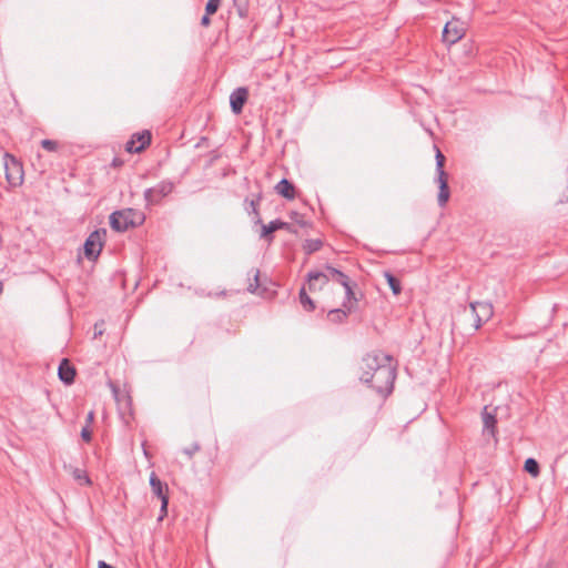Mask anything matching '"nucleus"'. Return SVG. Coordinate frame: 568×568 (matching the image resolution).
<instances>
[{
	"mask_svg": "<svg viewBox=\"0 0 568 568\" xmlns=\"http://www.w3.org/2000/svg\"><path fill=\"white\" fill-rule=\"evenodd\" d=\"M437 183H438V195H437V203L440 207H445L449 196V186H448V174L437 175Z\"/></svg>",
	"mask_w": 568,
	"mask_h": 568,
	"instance_id": "nucleus-13",
	"label": "nucleus"
},
{
	"mask_svg": "<svg viewBox=\"0 0 568 568\" xmlns=\"http://www.w3.org/2000/svg\"><path fill=\"white\" fill-rule=\"evenodd\" d=\"M323 246V241L320 239L306 240L303 244V250L306 254H312L320 251Z\"/></svg>",
	"mask_w": 568,
	"mask_h": 568,
	"instance_id": "nucleus-24",
	"label": "nucleus"
},
{
	"mask_svg": "<svg viewBox=\"0 0 568 568\" xmlns=\"http://www.w3.org/2000/svg\"><path fill=\"white\" fill-rule=\"evenodd\" d=\"M481 416H483V424H484V428H483L484 434L488 433L489 435L495 437L496 433H497V430H496L497 418H496L495 414L489 413L487 407H484Z\"/></svg>",
	"mask_w": 568,
	"mask_h": 568,
	"instance_id": "nucleus-16",
	"label": "nucleus"
},
{
	"mask_svg": "<svg viewBox=\"0 0 568 568\" xmlns=\"http://www.w3.org/2000/svg\"><path fill=\"white\" fill-rule=\"evenodd\" d=\"M98 568H114V567L103 560H100L98 564Z\"/></svg>",
	"mask_w": 568,
	"mask_h": 568,
	"instance_id": "nucleus-38",
	"label": "nucleus"
},
{
	"mask_svg": "<svg viewBox=\"0 0 568 568\" xmlns=\"http://www.w3.org/2000/svg\"><path fill=\"white\" fill-rule=\"evenodd\" d=\"M384 277L387 281V284L389 285V288L392 290L394 295H399L402 292V284L400 281L393 275L389 271L384 272Z\"/></svg>",
	"mask_w": 568,
	"mask_h": 568,
	"instance_id": "nucleus-21",
	"label": "nucleus"
},
{
	"mask_svg": "<svg viewBox=\"0 0 568 568\" xmlns=\"http://www.w3.org/2000/svg\"><path fill=\"white\" fill-rule=\"evenodd\" d=\"M144 220L143 215L133 209L115 211L110 215V225L116 232H124Z\"/></svg>",
	"mask_w": 568,
	"mask_h": 568,
	"instance_id": "nucleus-2",
	"label": "nucleus"
},
{
	"mask_svg": "<svg viewBox=\"0 0 568 568\" xmlns=\"http://www.w3.org/2000/svg\"><path fill=\"white\" fill-rule=\"evenodd\" d=\"M311 278L320 280L322 282L323 281H328V282L334 281V282L341 284L342 286H345L346 284H348L351 282L349 277L344 272H342L331 265L325 266L323 274H315Z\"/></svg>",
	"mask_w": 568,
	"mask_h": 568,
	"instance_id": "nucleus-9",
	"label": "nucleus"
},
{
	"mask_svg": "<svg viewBox=\"0 0 568 568\" xmlns=\"http://www.w3.org/2000/svg\"><path fill=\"white\" fill-rule=\"evenodd\" d=\"M300 303L306 312H313L315 310L314 301L307 295L305 286L300 290Z\"/></svg>",
	"mask_w": 568,
	"mask_h": 568,
	"instance_id": "nucleus-23",
	"label": "nucleus"
},
{
	"mask_svg": "<svg viewBox=\"0 0 568 568\" xmlns=\"http://www.w3.org/2000/svg\"><path fill=\"white\" fill-rule=\"evenodd\" d=\"M81 437L85 442H90L91 440V430L89 429V426H85V427L82 428Z\"/></svg>",
	"mask_w": 568,
	"mask_h": 568,
	"instance_id": "nucleus-35",
	"label": "nucleus"
},
{
	"mask_svg": "<svg viewBox=\"0 0 568 568\" xmlns=\"http://www.w3.org/2000/svg\"><path fill=\"white\" fill-rule=\"evenodd\" d=\"M442 37L445 43L454 44L464 37V28L458 21H449L445 24Z\"/></svg>",
	"mask_w": 568,
	"mask_h": 568,
	"instance_id": "nucleus-10",
	"label": "nucleus"
},
{
	"mask_svg": "<svg viewBox=\"0 0 568 568\" xmlns=\"http://www.w3.org/2000/svg\"><path fill=\"white\" fill-rule=\"evenodd\" d=\"M161 500L160 516L158 520H162L168 515L169 497H163Z\"/></svg>",
	"mask_w": 568,
	"mask_h": 568,
	"instance_id": "nucleus-32",
	"label": "nucleus"
},
{
	"mask_svg": "<svg viewBox=\"0 0 568 568\" xmlns=\"http://www.w3.org/2000/svg\"><path fill=\"white\" fill-rule=\"evenodd\" d=\"M221 4V0H207L205 6V13L214 14Z\"/></svg>",
	"mask_w": 568,
	"mask_h": 568,
	"instance_id": "nucleus-30",
	"label": "nucleus"
},
{
	"mask_svg": "<svg viewBox=\"0 0 568 568\" xmlns=\"http://www.w3.org/2000/svg\"><path fill=\"white\" fill-rule=\"evenodd\" d=\"M106 236L104 229L95 230L87 237L84 242V255L88 260H95L100 255Z\"/></svg>",
	"mask_w": 568,
	"mask_h": 568,
	"instance_id": "nucleus-5",
	"label": "nucleus"
},
{
	"mask_svg": "<svg viewBox=\"0 0 568 568\" xmlns=\"http://www.w3.org/2000/svg\"><path fill=\"white\" fill-rule=\"evenodd\" d=\"M470 308L474 315V328L477 331L486 323L494 314L493 305L488 302H474L470 303Z\"/></svg>",
	"mask_w": 568,
	"mask_h": 568,
	"instance_id": "nucleus-8",
	"label": "nucleus"
},
{
	"mask_svg": "<svg viewBox=\"0 0 568 568\" xmlns=\"http://www.w3.org/2000/svg\"><path fill=\"white\" fill-rule=\"evenodd\" d=\"M435 149H436V155H435L436 173H437V175L446 174V172L444 170L446 158L437 146H435Z\"/></svg>",
	"mask_w": 568,
	"mask_h": 568,
	"instance_id": "nucleus-26",
	"label": "nucleus"
},
{
	"mask_svg": "<svg viewBox=\"0 0 568 568\" xmlns=\"http://www.w3.org/2000/svg\"><path fill=\"white\" fill-rule=\"evenodd\" d=\"M151 134L149 131L136 133L126 142L125 150L130 153H139L150 144Z\"/></svg>",
	"mask_w": 568,
	"mask_h": 568,
	"instance_id": "nucleus-11",
	"label": "nucleus"
},
{
	"mask_svg": "<svg viewBox=\"0 0 568 568\" xmlns=\"http://www.w3.org/2000/svg\"><path fill=\"white\" fill-rule=\"evenodd\" d=\"M353 311V305H349L348 308H344L343 306L341 308H333L328 311L327 318L334 323V324H342L344 323L348 314Z\"/></svg>",
	"mask_w": 568,
	"mask_h": 568,
	"instance_id": "nucleus-19",
	"label": "nucleus"
},
{
	"mask_svg": "<svg viewBox=\"0 0 568 568\" xmlns=\"http://www.w3.org/2000/svg\"><path fill=\"white\" fill-rule=\"evenodd\" d=\"M2 290H3V286H2V283L0 282V294L2 293Z\"/></svg>",
	"mask_w": 568,
	"mask_h": 568,
	"instance_id": "nucleus-41",
	"label": "nucleus"
},
{
	"mask_svg": "<svg viewBox=\"0 0 568 568\" xmlns=\"http://www.w3.org/2000/svg\"><path fill=\"white\" fill-rule=\"evenodd\" d=\"M524 469L532 477H537L540 474V467L535 458H527L524 464Z\"/></svg>",
	"mask_w": 568,
	"mask_h": 568,
	"instance_id": "nucleus-25",
	"label": "nucleus"
},
{
	"mask_svg": "<svg viewBox=\"0 0 568 568\" xmlns=\"http://www.w3.org/2000/svg\"><path fill=\"white\" fill-rule=\"evenodd\" d=\"M248 90L245 87L237 88L230 95V105L235 114H239L247 100Z\"/></svg>",
	"mask_w": 568,
	"mask_h": 568,
	"instance_id": "nucleus-12",
	"label": "nucleus"
},
{
	"mask_svg": "<svg viewBox=\"0 0 568 568\" xmlns=\"http://www.w3.org/2000/svg\"><path fill=\"white\" fill-rule=\"evenodd\" d=\"M174 184L169 180L159 182L155 186L149 187L144 191V200L148 204H156L163 197L172 193Z\"/></svg>",
	"mask_w": 568,
	"mask_h": 568,
	"instance_id": "nucleus-7",
	"label": "nucleus"
},
{
	"mask_svg": "<svg viewBox=\"0 0 568 568\" xmlns=\"http://www.w3.org/2000/svg\"><path fill=\"white\" fill-rule=\"evenodd\" d=\"M103 325H104L103 321H101L100 323H95V325H94V334H93L94 338H98V337L103 335V333H104Z\"/></svg>",
	"mask_w": 568,
	"mask_h": 568,
	"instance_id": "nucleus-33",
	"label": "nucleus"
},
{
	"mask_svg": "<svg viewBox=\"0 0 568 568\" xmlns=\"http://www.w3.org/2000/svg\"><path fill=\"white\" fill-rule=\"evenodd\" d=\"M6 180L10 186H18L23 181V168L17 158L9 153H4L2 158Z\"/></svg>",
	"mask_w": 568,
	"mask_h": 568,
	"instance_id": "nucleus-3",
	"label": "nucleus"
},
{
	"mask_svg": "<svg viewBox=\"0 0 568 568\" xmlns=\"http://www.w3.org/2000/svg\"><path fill=\"white\" fill-rule=\"evenodd\" d=\"M59 378L67 385H70L74 381L75 369L69 363L67 358H63L58 368Z\"/></svg>",
	"mask_w": 568,
	"mask_h": 568,
	"instance_id": "nucleus-14",
	"label": "nucleus"
},
{
	"mask_svg": "<svg viewBox=\"0 0 568 568\" xmlns=\"http://www.w3.org/2000/svg\"><path fill=\"white\" fill-rule=\"evenodd\" d=\"M41 146L49 152H54L58 149V143L53 140L44 139L41 141Z\"/></svg>",
	"mask_w": 568,
	"mask_h": 568,
	"instance_id": "nucleus-31",
	"label": "nucleus"
},
{
	"mask_svg": "<svg viewBox=\"0 0 568 568\" xmlns=\"http://www.w3.org/2000/svg\"><path fill=\"white\" fill-rule=\"evenodd\" d=\"M210 16H211V14L205 13V14L202 17V19H201V26H203V27H209V26H210V23H211Z\"/></svg>",
	"mask_w": 568,
	"mask_h": 568,
	"instance_id": "nucleus-37",
	"label": "nucleus"
},
{
	"mask_svg": "<svg viewBox=\"0 0 568 568\" xmlns=\"http://www.w3.org/2000/svg\"><path fill=\"white\" fill-rule=\"evenodd\" d=\"M93 418H94V413L93 412H89V414L87 416L88 424L92 423Z\"/></svg>",
	"mask_w": 568,
	"mask_h": 568,
	"instance_id": "nucleus-39",
	"label": "nucleus"
},
{
	"mask_svg": "<svg viewBox=\"0 0 568 568\" xmlns=\"http://www.w3.org/2000/svg\"><path fill=\"white\" fill-rule=\"evenodd\" d=\"M240 17L248 16V0H233Z\"/></svg>",
	"mask_w": 568,
	"mask_h": 568,
	"instance_id": "nucleus-28",
	"label": "nucleus"
},
{
	"mask_svg": "<svg viewBox=\"0 0 568 568\" xmlns=\"http://www.w3.org/2000/svg\"><path fill=\"white\" fill-rule=\"evenodd\" d=\"M290 219L302 227L308 225V222L304 219V216L296 211H292L290 213Z\"/></svg>",
	"mask_w": 568,
	"mask_h": 568,
	"instance_id": "nucleus-29",
	"label": "nucleus"
},
{
	"mask_svg": "<svg viewBox=\"0 0 568 568\" xmlns=\"http://www.w3.org/2000/svg\"><path fill=\"white\" fill-rule=\"evenodd\" d=\"M281 226H283V221L278 219L271 221L268 224H261V237L271 243L273 241V233L281 230Z\"/></svg>",
	"mask_w": 568,
	"mask_h": 568,
	"instance_id": "nucleus-18",
	"label": "nucleus"
},
{
	"mask_svg": "<svg viewBox=\"0 0 568 568\" xmlns=\"http://www.w3.org/2000/svg\"><path fill=\"white\" fill-rule=\"evenodd\" d=\"M393 361V357L383 352L374 351L372 353L366 354L362 358L361 369L362 374L376 373L377 369L384 364V362Z\"/></svg>",
	"mask_w": 568,
	"mask_h": 568,
	"instance_id": "nucleus-6",
	"label": "nucleus"
},
{
	"mask_svg": "<svg viewBox=\"0 0 568 568\" xmlns=\"http://www.w3.org/2000/svg\"><path fill=\"white\" fill-rule=\"evenodd\" d=\"M150 486L152 489V493L159 498L162 499L163 497L168 496V485L163 484L160 478L155 475V473H152L150 475Z\"/></svg>",
	"mask_w": 568,
	"mask_h": 568,
	"instance_id": "nucleus-17",
	"label": "nucleus"
},
{
	"mask_svg": "<svg viewBox=\"0 0 568 568\" xmlns=\"http://www.w3.org/2000/svg\"><path fill=\"white\" fill-rule=\"evenodd\" d=\"M275 191L277 194L283 196L286 200H294L296 196V191L294 184L287 179H282L276 185Z\"/></svg>",
	"mask_w": 568,
	"mask_h": 568,
	"instance_id": "nucleus-15",
	"label": "nucleus"
},
{
	"mask_svg": "<svg viewBox=\"0 0 568 568\" xmlns=\"http://www.w3.org/2000/svg\"><path fill=\"white\" fill-rule=\"evenodd\" d=\"M276 283L270 280L267 276H261L257 271L254 275V287L251 283V293L255 294L263 300H272L276 295Z\"/></svg>",
	"mask_w": 568,
	"mask_h": 568,
	"instance_id": "nucleus-4",
	"label": "nucleus"
},
{
	"mask_svg": "<svg viewBox=\"0 0 568 568\" xmlns=\"http://www.w3.org/2000/svg\"><path fill=\"white\" fill-rule=\"evenodd\" d=\"M254 204H255V203H254V201H253V200H251L250 205H251V207L253 209V211L255 212Z\"/></svg>",
	"mask_w": 568,
	"mask_h": 568,
	"instance_id": "nucleus-40",
	"label": "nucleus"
},
{
	"mask_svg": "<svg viewBox=\"0 0 568 568\" xmlns=\"http://www.w3.org/2000/svg\"><path fill=\"white\" fill-rule=\"evenodd\" d=\"M281 230H286L287 232L292 234H297V230L290 223L283 222V226H281Z\"/></svg>",
	"mask_w": 568,
	"mask_h": 568,
	"instance_id": "nucleus-36",
	"label": "nucleus"
},
{
	"mask_svg": "<svg viewBox=\"0 0 568 568\" xmlns=\"http://www.w3.org/2000/svg\"><path fill=\"white\" fill-rule=\"evenodd\" d=\"M72 475H73V478L79 481L80 485H91V480L88 476V474L80 469V468H74L73 471H72Z\"/></svg>",
	"mask_w": 568,
	"mask_h": 568,
	"instance_id": "nucleus-27",
	"label": "nucleus"
},
{
	"mask_svg": "<svg viewBox=\"0 0 568 568\" xmlns=\"http://www.w3.org/2000/svg\"><path fill=\"white\" fill-rule=\"evenodd\" d=\"M315 274H323V271H311L307 273L306 280L311 292L321 291L328 283V281L322 282L320 280L311 278Z\"/></svg>",
	"mask_w": 568,
	"mask_h": 568,
	"instance_id": "nucleus-20",
	"label": "nucleus"
},
{
	"mask_svg": "<svg viewBox=\"0 0 568 568\" xmlns=\"http://www.w3.org/2000/svg\"><path fill=\"white\" fill-rule=\"evenodd\" d=\"M200 449L199 444H193L191 447L185 448L183 453L189 457H192Z\"/></svg>",
	"mask_w": 568,
	"mask_h": 568,
	"instance_id": "nucleus-34",
	"label": "nucleus"
},
{
	"mask_svg": "<svg viewBox=\"0 0 568 568\" xmlns=\"http://www.w3.org/2000/svg\"><path fill=\"white\" fill-rule=\"evenodd\" d=\"M343 287L345 288V300L343 301L342 306L344 308H348L349 305L354 306V304L358 302V298L353 290L352 283L349 282L348 284H346Z\"/></svg>",
	"mask_w": 568,
	"mask_h": 568,
	"instance_id": "nucleus-22",
	"label": "nucleus"
},
{
	"mask_svg": "<svg viewBox=\"0 0 568 568\" xmlns=\"http://www.w3.org/2000/svg\"><path fill=\"white\" fill-rule=\"evenodd\" d=\"M395 378L396 367L392 364V361L384 362L376 373H369V376L361 374L359 377L363 383L384 397L393 392Z\"/></svg>",
	"mask_w": 568,
	"mask_h": 568,
	"instance_id": "nucleus-1",
	"label": "nucleus"
}]
</instances>
